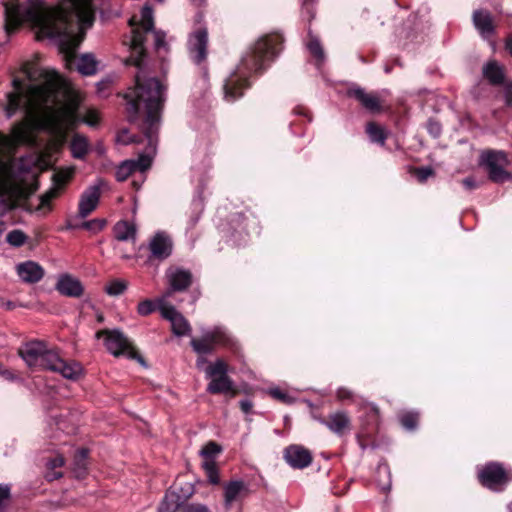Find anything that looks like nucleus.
<instances>
[{
  "mask_svg": "<svg viewBox=\"0 0 512 512\" xmlns=\"http://www.w3.org/2000/svg\"><path fill=\"white\" fill-rule=\"evenodd\" d=\"M71 10L49 9L39 0H9L5 3V30L8 35L23 23H31L47 38H59V50L67 63L76 59V51L85 38L94 14L90 0H70Z\"/></svg>",
  "mask_w": 512,
  "mask_h": 512,
  "instance_id": "f257e3e1",
  "label": "nucleus"
},
{
  "mask_svg": "<svg viewBox=\"0 0 512 512\" xmlns=\"http://www.w3.org/2000/svg\"><path fill=\"white\" fill-rule=\"evenodd\" d=\"M164 92L165 87L159 79L153 77L142 81L136 76L134 87H130L123 95L128 121L139 128L147 141L145 148L138 152L136 160H153L156 156L157 135L165 102Z\"/></svg>",
  "mask_w": 512,
  "mask_h": 512,
  "instance_id": "f03ea898",
  "label": "nucleus"
},
{
  "mask_svg": "<svg viewBox=\"0 0 512 512\" xmlns=\"http://www.w3.org/2000/svg\"><path fill=\"white\" fill-rule=\"evenodd\" d=\"M284 37L280 33H269L260 37L243 56L240 65L223 84L224 99L233 103L251 87L249 77L262 74L283 49Z\"/></svg>",
  "mask_w": 512,
  "mask_h": 512,
  "instance_id": "7ed1b4c3",
  "label": "nucleus"
},
{
  "mask_svg": "<svg viewBox=\"0 0 512 512\" xmlns=\"http://www.w3.org/2000/svg\"><path fill=\"white\" fill-rule=\"evenodd\" d=\"M56 162H0V196L12 201L27 200L39 188L38 173L34 168H53Z\"/></svg>",
  "mask_w": 512,
  "mask_h": 512,
  "instance_id": "20e7f679",
  "label": "nucleus"
},
{
  "mask_svg": "<svg viewBox=\"0 0 512 512\" xmlns=\"http://www.w3.org/2000/svg\"><path fill=\"white\" fill-rule=\"evenodd\" d=\"M80 121L75 104H63L59 107L45 105L39 118L40 127L47 131L60 148L67 141V132Z\"/></svg>",
  "mask_w": 512,
  "mask_h": 512,
  "instance_id": "39448f33",
  "label": "nucleus"
},
{
  "mask_svg": "<svg viewBox=\"0 0 512 512\" xmlns=\"http://www.w3.org/2000/svg\"><path fill=\"white\" fill-rule=\"evenodd\" d=\"M359 429L356 439L362 450L377 447L379 433L380 412L376 406L365 405L359 417Z\"/></svg>",
  "mask_w": 512,
  "mask_h": 512,
  "instance_id": "423d86ee",
  "label": "nucleus"
},
{
  "mask_svg": "<svg viewBox=\"0 0 512 512\" xmlns=\"http://www.w3.org/2000/svg\"><path fill=\"white\" fill-rule=\"evenodd\" d=\"M30 130L27 122L19 121L11 128L10 134L0 131V160H27L26 157H15L18 149L30 141Z\"/></svg>",
  "mask_w": 512,
  "mask_h": 512,
  "instance_id": "0eeeda50",
  "label": "nucleus"
},
{
  "mask_svg": "<svg viewBox=\"0 0 512 512\" xmlns=\"http://www.w3.org/2000/svg\"><path fill=\"white\" fill-rule=\"evenodd\" d=\"M57 350L58 348L49 346L45 341L31 340L18 349V355L30 368L48 370Z\"/></svg>",
  "mask_w": 512,
  "mask_h": 512,
  "instance_id": "6e6552de",
  "label": "nucleus"
},
{
  "mask_svg": "<svg viewBox=\"0 0 512 512\" xmlns=\"http://www.w3.org/2000/svg\"><path fill=\"white\" fill-rule=\"evenodd\" d=\"M104 337V345L106 349L115 357L122 355L127 356L129 359L136 360L144 364V358L129 341V339L120 330L102 329L96 332V338Z\"/></svg>",
  "mask_w": 512,
  "mask_h": 512,
  "instance_id": "1a4fd4ad",
  "label": "nucleus"
},
{
  "mask_svg": "<svg viewBox=\"0 0 512 512\" xmlns=\"http://www.w3.org/2000/svg\"><path fill=\"white\" fill-rule=\"evenodd\" d=\"M53 170L54 172L51 177L52 186L39 197L40 203L36 208V211H41L43 214H47L52 210L53 200L61 196L75 175V168L73 166L53 168Z\"/></svg>",
  "mask_w": 512,
  "mask_h": 512,
  "instance_id": "9d476101",
  "label": "nucleus"
},
{
  "mask_svg": "<svg viewBox=\"0 0 512 512\" xmlns=\"http://www.w3.org/2000/svg\"><path fill=\"white\" fill-rule=\"evenodd\" d=\"M477 480L484 488L501 492L512 481V471L500 462H487L478 468Z\"/></svg>",
  "mask_w": 512,
  "mask_h": 512,
  "instance_id": "9b49d317",
  "label": "nucleus"
},
{
  "mask_svg": "<svg viewBox=\"0 0 512 512\" xmlns=\"http://www.w3.org/2000/svg\"><path fill=\"white\" fill-rule=\"evenodd\" d=\"M190 345L199 356L212 354L217 346L236 349L234 339L220 328L209 331L200 338H192Z\"/></svg>",
  "mask_w": 512,
  "mask_h": 512,
  "instance_id": "f8f14e48",
  "label": "nucleus"
},
{
  "mask_svg": "<svg viewBox=\"0 0 512 512\" xmlns=\"http://www.w3.org/2000/svg\"><path fill=\"white\" fill-rule=\"evenodd\" d=\"M110 184L104 178H97L80 195L78 203V217H88L98 206L100 197L103 193L110 191Z\"/></svg>",
  "mask_w": 512,
  "mask_h": 512,
  "instance_id": "ddd939ff",
  "label": "nucleus"
},
{
  "mask_svg": "<svg viewBox=\"0 0 512 512\" xmlns=\"http://www.w3.org/2000/svg\"><path fill=\"white\" fill-rule=\"evenodd\" d=\"M206 374L212 378L207 385V392L210 394H223L232 389L233 380L228 375V364L223 359L219 358L209 365Z\"/></svg>",
  "mask_w": 512,
  "mask_h": 512,
  "instance_id": "4468645a",
  "label": "nucleus"
},
{
  "mask_svg": "<svg viewBox=\"0 0 512 512\" xmlns=\"http://www.w3.org/2000/svg\"><path fill=\"white\" fill-rule=\"evenodd\" d=\"M23 70L30 81H36L38 79L43 81L42 85L35 86L33 90L36 94H44L46 102L50 94L54 93L56 90L60 82V75L54 70H41L38 73V71L32 68L28 63L25 64Z\"/></svg>",
  "mask_w": 512,
  "mask_h": 512,
  "instance_id": "2eb2a0df",
  "label": "nucleus"
},
{
  "mask_svg": "<svg viewBox=\"0 0 512 512\" xmlns=\"http://www.w3.org/2000/svg\"><path fill=\"white\" fill-rule=\"evenodd\" d=\"M152 162H121L115 171L117 181L123 182L132 178V185L138 190L143 181L144 173L151 168Z\"/></svg>",
  "mask_w": 512,
  "mask_h": 512,
  "instance_id": "dca6fc26",
  "label": "nucleus"
},
{
  "mask_svg": "<svg viewBox=\"0 0 512 512\" xmlns=\"http://www.w3.org/2000/svg\"><path fill=\"white\" fill-rule=\"evenodd\" d=\"M349 98L355 99L366 111L378 114L383 111V101L376 92H367L364 88L353 85L346 92Z\"/></svg>",
  "mask_w": 512,
  "mask_h": 512,
  "instance_id": "f3484780",
  "label": "nucleus"
},
{
  "mask_svg": "<svg viewBox=\"0 0 512 512\" xmlns=\"http://www.w3.org/2000/svg\"><path fill=\"white\" fill-rule=\"evenodd\" d=\"M149 251L148 262H162L166 260L171 256L173 251V241L171 237L165 232H157L150 240Z\"/></svg>",
  "mask_w": 512,
  "mask_h": 512,
  "instance_id": "a211bd4d",
  "label": "nucleus"
},
{
  "mask_svg": "<svg viewBox=\"0 0 512 512\" xmlns=\"http://www.w3.org/2000/svg\"><path fill=\"white\" fill-rule=\"evenodd\" d=\"M319 421L339 437L349 434L352 429L351 417L343 410L331 412L326 417L319 418Z\"/></svg>",
  "mask_w": 512,
  "mask_h": 512,
  "instance_id": "6ab92c4d",
  "label": "nucleus"
},
{
  "mask_svg": "<svg viewBox=\"0 0 512 512\" xmlns=\"http://www.w3.org/2000/svg\"><path fill=\"white\" fill-rule=\"evenodd\" d=\"M285 461L294 469H304L308 467L312 461L313 456L309 449L302 445H289L284 450L283 455Z\"/></svg>",
  "mask_w": 512,
  "mask_h": 512,
  "instance_id": "aec40b11",
  "label": "nucleus"
},
{
  "mask_svg": "<svg viewBox=\"0 0 512 512\" xmlns=\"http://www.w3.org/2000/svg\"><path fill=\"white\" fill-rule=\"evenodd\" d=\"M48 370L60 373L64 378L70 380H77L82 374V366L76 361H65L60 355L59 349L55 354V358L52 359Z\"/></svg>",
  "mask_w": 512,
  "mask_h": 512,
  "instance_id": "412c9836",
  "label": "nucleus"
},
{
  "mask_svg": "<svg viewBox=\"0 0 512 512\" xmlns=\"http://www.w3.org/2000/svg\"><path fill=\"white\" fill-rule=\"evenodd\" d=\"M472 21L482 38L490 39L496 34V25L490 11L486 9L475 10L472 14Z\"/></svg>",
  "mask_w": 512,
  "mask_h": 512,
  "instance_id": "4be33fe9",
  "label": "nucleus"
},
{
  "mask_svg": "<svg viewBox=\"0 0 512 512\" xmlns=\"http://www.w3.org/2000/svg\"><path fill=\"white\" fill-rule=\"evenodd\" d=\"M208 32L206 28L197 29L190 39V51L192 59L200 64L207 57Z\"/></svg>",
  "mask_w": 512,
  "mask_h": 512,
  "instance_id": "5701e85b",
  "label": "nucleus"
},
{
  "mask_svg": "<svg viewBox=\"0 0 512 512\" xmlns=\"http://www.w3.org/2000/svg\"><path fill=\"white\" fill-rule=\"evenodd\" d=\"M55 288L61 295L71 298H80L84 293L80 280L70 274L60 275Z\"/></svg>",
  "mask_w": 512,
  "mask_h": 512,
  "instance_id": "b1692460",
  "label": "nucleus"
},
{
  "mask_svg": "<svg viewBox=\"0 0 512 512\" xmlns=\"http://www.w3.org/2000/svg\"><path fill=\"white\" fill-rule=\"evenodd\" d=\"M17 274L25 283L35 284L43 279L45 271L38 263L26 261L17 265Z\"/></svg>",
  "mask_w": 512,
  "mask_h": 512,
  "instance_id": "393cba45",
  "label": "nucleus"
},
{
  "mask_svg": "<svg viewBox=\"0 0 512 512\" xmlns=\"http://www.w3.org/2000/svg\"><path fill=\"white\" fill-rule=\"evenodd\" d=\"M483 78L492 86H501L505 84V69L496 60H489L482 67Z\"/></svg>",
  "mask_w": 512,
  "mask_h": 512,
  "instance_id": "a878e982",
  "label": "nucleus"
},
{
  "mask_svg": "<svg viewBox=\"0 0 512 512\" xmlns=\"http://www.w3.org/2000/svg\"><path fill=\"white\" fill-rule=\"evenodd\" d=\"M169 284L172 292L186 291L193 282L192 273L189 270L178 268L169 276Z\"/></svg>",
  "mask_w": 512,
  "mask_h": 512,
  "instance_id": "bb28decb",
  "label": "nucleus"
},
{
  "mask_svg": "<svg viewBox=\"0 0 512 512\" xmlns=\"http://www.w3.org/2000/svg\"><path fill=\"white\" fill-rule=\"evenodd\" d=\"M89 449L80 448L75 451L72 462V473L77 479H84L89 470Z\"/></svg>",
  "mask_w": 512,
  "mask_h": 512,
  "instance_id": "cd10ccee",
  "label": "nucleus"
},
{
  "mask_svg": "<svg viewBox=\"0 0 512 512\" xmlns=\"http://www.w3.org/2000/svg\"><path fill=\"white\" fill-rule=\"evenodd\" d=\"M178 483H174L165 493L163 499L158 506V512H176L181 510L182 503L180 494L177 493Z\"/></svg>",
  "mask_w": 512,
  "mask_h": 512,
  "instance_id": "c85d7f7f",
  "label": "nucleus"
},
{
  "mask_svg": "<svg viewBox=\"0 0 512 512\" xmlns=\"http://www.w3.org/2000/svg\"><path fill=\"white\" fill-rule=\"evenodd\" d=\"M144 30L141 31L140 28H133L132 29V36H131V48L133 51L138 53V56L136 58H131L129 61L139 67L141 65V62L143 60V57L146 54L145 51V41H146V34Z\"/></svg>",
  "mask_w": 512,
  "mask_h": 512,
  "instance_id": "c756f323",
  "label": "nucleus"
},
{
  "mask_svg": "<svg viewBox=\"0 0 512 512\" xmlns=\"http://www.w3.org/2000/svg\"><path fill=\"white\" fill-rule=\"evenodd\" d=\"M247 490L242 480H233L226 483L224 486V502L226 509H229L231 504L238 500Z\"/></svg>",
  "mask_w": 512,
  "mask_h": 512,
  "instance_id": "7c9ffc66",
  "label": "nucleus"
},
{
  "mask_svg": "<svg viewBox=\"0 0 512 512\" xmlns=\"http://www.w3.org/2000/svg\"><path fill=\"white\" fill-rule=\"evenodd\" d=\"M309 40L307 42V48L309 53L314 59V64L318 70H320L325 62V52L319 41V39L312 34L311 27H307Z\"/></svg>",
  "mask_w": 512,
  "mask_h": 512,
  "instance_id": "2f4dec72",
  "label": "nucleus"
},
{
  "mask_svg": "<svg viewBox=\"0 0 512 512\" xmlns=\"http://www.w3.org/2000/svg\"><path fill=\"white\" fill-rule=\"evenodd\" d=\"M487 172L489 179L495 183H504L512 180V174L505 170L499 162H480Z\"/></svg>",
  "mask_w": 512,
  "mask_h": 512,
  "instance_id": "473e14b6",
  "label": "nucleus"
},
{
  "mask_svg": "<svg viewBox=\"0 0 512 512\" xmlns=\"http://www.w3.org/2000/svg\"><path fill=\"white\" fill-rule=\"evenodd\" d=\"M114 236L118 241H135L136 225L126 220L118 221L113 227Z\"/></svg>",
  "mask_w": 512,
  "mask_h": 512,
  "instance_id": "72a5a7b5",
  "label": "nucleus"
},
{
  "mask_svg": "<svg viewBox=\"0 0 512 512\" xmlns=\"http://www.w3.org/2000/svg\"><path fill=\"white\" fill-rule=\"evenodd\" d=\"M397 418L404 429L414 431L418 427L420 413L416 410H403L397 414Z\"/></svg>",
  "mask_w": 512,
  "mask_h": 512,
  "instance_id": "f704fd0d",
  "label": "nucleus"
},
{
  "mask_svg": "<svg viewBox=\"0 0 512 512\" xmlns=\"http://www.w3.org/2000/svg\"><path fill=\"white\" fill-rule=\"evenodd\" d=\"M97 62L93 55L91 54H83L79 59L77 63V70L82 75H93L96 73L97 70Z\"/></svg>",
  "mask_w": 512,
  "mask_h": 512,
  "instance_id": "c9c22d12",
  "label": "nucleus"
},
{
  "mask_svg": "<svg viewBox=\"0 0 512 512\" xmlns=\"http://www.w3.org/2000/svg\"><path fill=\"white\" fill-rule=\"evenodd\" d=\"M25 97V94L20 92H10L7 94L5 110L8 117H12L22 107Z\"/></svg>",
  "mask_w": 512,
  "mask_h": 512,
  "instance_id": "e433bc0d",
  "label": "nucleus"
},
{
  "mask_svg": "<svg viewBox=\"0 0 512 512\" xmlns=\"http://www.w3.org/2000/svg\"><path fill=\"white\" fill-rule=\"evenodd\" d=\"M107 222L105 219L95 218L89 221H83L81 223H68V227L72 229H84L93 233L100 232L106 226Z\"/></svg>",
  "mask_w": 512,
  "mask_h": 512,
  "instance_id": "4c0bfd02",
  "label": "nucleus"
},
{
  "mask_svg": "<svg viewBox=\"0 0 512 512\" xmlns=\"http://www.w3.org/2000/svg\"><path fill=\"white\" fill-rule=\"evenodd\" d=\"M70 150L74 158H82L88 150L87 139L83 136L75 134L70 143Z\"/></svg>",
  "mask_w": 512,
  "mask_h": 512,
  "instance_id": "58836bf2",
  "label": "nucleus"
},
{
  "mask_svg": "<svg viewBox=\"0 0 512 512\" xmlns=\"http://www.w3.org/2000/svg\"><path fill=\"white\" fill-rule=\"evenodd\" d=\"M171 329L176 336H184L189 334V332L191 331V326L188 320L180 313L171 322Z\"/></svg>",
  "mask_w": 512,
  "mask_h": 512,
  "instance_id": "ea45409f",
  "label": "nucleus"
},
{
  "mask_svg": "<svg viewBox=\"0 0 512 512\" xmlns=\"http://www.w3.org/2000/svg\"><path fill=\"white\" fill-rule=\"evenodd\" d=\"M366 133L371 141L383 144L386 139L385 130L376 122H369L366 126Z\"/></svg>",
  "mask_w": 512,
  "mask_h": 512,
  "instance_id": "a19ab883",
  "label": "nucleus"
},
{
  "mask_svg": "<svg viewBox=\"0 0 512 512\" xmlns=\"http://www.w3.org/2000/svg\"><path fill=\"white\" fill-rule=\"evenodd\" d=\"M139 25L145 32H150L154 29L153 10L150 6L145 5L142 7Z\"/></svg>",
  "mask_w": 512,
  "mask_h": 512,
  "instance_id": "79ce46f5",
  "label": "nucleus"
},
{
  "mask_svg": "<svg viewBox=\"0 0 512 512\" xmlns=\"http://www.w3.org/2000/svg\"><path fill=\"white\" fill-rule=\"evenodd\" d=\"M408 173L416 178V180L419 182V183H424L426 182V180L433 176L434 175V170L432 169L431 166H426V167H413V166H409L408 167Z\"/></svg>",
  "mask_w": 512,
  "mask_h": 512,
  "instance_id": "37998d69",
  "label": "nucleus"
},
{
  "mask_svg": "<svg viewBox=\"0 0 512 512\" xmlns=\"http://www.w3.org/2000/svg\"><path fill=\"white\" fill-rule=\"evenodd\" d=\"M316 14V0H303L301 18L310 25Z\"/></svg>",
  "mask_w": 512,
  "mask_h": 512,
  "instance_id": "c03bdc74",
  "label": "nucleus"
},
{
  "mask_svg": "<svg viewBox=\"0 0 512 512\" xmlns=\"http://www.w3.org/2000/svg\"><path fill=\"white\" fill-rule=\"evenodd\" d=\"M128 283L121 279H114L110 281L106 287L105 292L110 296H119L125 292Z\"/></svg>",
  "mask_w": 512,
  "mask_h": 512,
  "instance_id": "a18cd8bd",
  "label": "nucleus"
},
{
  "mask_svg": "<svg viewBox=\"0 0 512 512\" xmlns=\"http://www.w3.org/2000/svg\"><path fill=\"white\" fill-rule=\"evenodd\" d=\"M222 451V447L215 441H209L201 450L205 461H214V458Z\"/></svg>",
  "mask_w": 512,
  "mask_h": 512,
  "instance_id": "49530a36",
  "label": "nucleus"
},
{
  "mask_svg": "<svg viewBox=\"0 0 512 512\" xmlns=\"http://www.w3.org/2000/svg\"><path fill=\"white\" fill-rule=\"evenodd\" d=\"M208 480L213 485L220 483V477L215 461H205L203 464Z\"/></svg>",
  "mask_w": 512,
  "mask_h": 512,
  "instance_id": "de8ad7c7",
  "label": "nucleus"
},
{
  "mask_svg": "<svg viewBox=\"0 0 512 512\" xmlns=\"http://www.w3.org/2000/svg\"><path fill=\"white\" fill-rule=\"evenodd\" d=\"M478 160H506V153L501 150L483 149L479 151Z\"/></svg>",
  "mask_w": 512,
  "mask_h": 512,
  "instance_id": "09e8293b",
  "label": "nucleus"
},
{
  "mask_svg": "<svg viewBox=\"0 0 512 512\" xmlns=\"http://www.w3.org/2000/svg\"><path fill=\"white\" fill-rule=\"evenodd\" d=\"M27 240V236L21 230L15 229L10 231L6 236V241L14 247H20L24 245Z\"/></svg>",
  "mask_w": 512,
  "mask_h": 512,
  "instance_id": "8fccbe9b",
  "label": "nucleus"
},
{
  "mask_svg": "<svg viewBox=\"0 0 512 512\" xmlns=\"http://www.w3.org/2000/svg\"><path fill=\"white\" fill-rule=\"evenodd\" d=\"M11 499V486L0 484V512H3Z\"/></svg>",
  "mask_w": 512,
  "mask_h": 512,
  "instance_id": "3c124183",
  "label": "nucleus"
},
{
  "mask_svg": "<svg viewBox=\"0 0 512 512\" xmlns=\"http://www.w3.org/2000/svg\"><path fill=\"white\" fill-rule=\"evenodd\" d=\"M156 309L155 304L150 299H145L141 302H139L137 306V312L141 316H148L151 313H153Z\"/></svg>",
  "mask_w": 512,
  "mask_h": 512,
  "instance_id": "603ef678",
  "label": "nucleus"
},
{
  "mask_svg": "<svg viewBox=\"0 0 512 512\" xmlns=\"http://www.w3.org/2000/svg\"><path fill=\"white\" fill-rule=\"evenodd\" d=\"M181 512H212L210 508L200 503H187L182 505Z\"/></svg>",
  "mask_w": 512,
  "mask_h": 512,
  "instance_id": "864d4df0",
  "label": "nucleus"
},
{
  "mask_svg": "<svg viewBox=\"0 0 512 512\" xmlns=\"http://www.w3.org/2000/svg\"><path fill=\"white\" fill-rule=\"evenodd\" d=\"M116 140L118 143L129 144L132 142H139L138 136L131 135L130 132L126 129H123L118 132Z\"/></svg>",
  "mask_w": 512,
  "mask_h": 512,
  "instance_id": "5fc2aeb1",
  "label": "nucleus"
},
{
  "mask_svg": "<svg viewBox=\"0 0 512 512\" xmlns=\"http://www.w3.org/2000/svg\"><path fill=\"white\" fill-rule=\"evenodd\" d=\"M161 315L164 319L172 322L179 314L176 308L172 305H164L160 308Z\"/></svg>",
  "mask_w": 512,
  "mask_h": 512,
  "instance_id": "6e6d98bb",
  "label": "nucleus"
},
{
  "mask_svg": "<svg viewBox=\"0 0 512 512\" xmlns=\"http://www.w3.org/2000/svg\"><path fill=\"white\" fill-rule=\"evenodd\" d=\"M293 112L295 115L303 118L301 123H310L312 121V114H311L310 110L303 105L296 106L293 109Z\"/></svg>",
  "mask_w": 512,
  "mask_h": 512,
  "instance_id": "4d7b16f0",
  "label": "nucleus"
},
{
  "mask_svg": "<svg viewBox=\"0 0 512 512\" xmlns=\"http://www.w3.org/2000/svg\"><path fill=\"white\" fill-rule=\"evenodd\" d=\"M177 493L180 494V501L184 504L194 494V487L191 484H186L185 487L178 484Z\"/></svg>",
  "mask_w": 512,
  "mask_h": 512,
  "instance_id": "13d9d810",
  "label": "nucleus"
},
{
  "mask_svg": "<svg viewBox=\"0 0 512 512\" xmlns=\"http://www.w3.org/2000/svg\"><path fill=\"white\" fill-rule=\"evenodd\" d=\"M270 395L274 398L279 400L282 403L288 404L291 402V397L284 391H282L279 388L271 389Z\"/></svg>",
  "mask_w": 512,
  "mask_h": 512,
  "instance_id": "bf43d9fd",
  "label": "nucleus"
},
{
  "mask_svg": "<svg viewBox=\"0 0 512 512\" xmlns=\"http://www.w3.org/2000/svg\"><path fill=\"white\" fill-rule=\"evenodd\" d=\"M65 464V459L62 455H57L53 458H50L46 463V469H58L63 467Z\"/></svg>",
  "mask_w": 512,
  "mask_h": 512,
  "instance_id": "052dcab7",
  "label": "nucleus"
},
{
  "mask_svg": "<svg viewBox=\"0 0 512 512\" xmlns=\"http://www.w3.org/2000/svg\"><path fill=\"white\" fill-rule=\"evenodd\" d=\"M461 184L467 191H472L480 187L481 182L477 181L474 177L469 176L461 180Z\"/></svg>",
  "mask_w": 512,
  "mask_h": 512,
  "instance_id": "680f3d73",
  "label": "nucleus"
},
{
  "mask_svg": "<svg viewBox=\"0 0 512 512\" xmlns=\"http://www.w3.org/2000/svg\"><path fill=\"white\" fill-rule=\"evenodd\" d=\"M427 129L428 132L435 138L438 137L442 131L440 123L431 119L427 123Z\"/></svg>",
  "mask_w": 512,
  "mask_h": 512,
  "instance_id": "e2e57ef3",
  "label": "nucleus"
},
{
  "mask_svg": "<svg viewBox=\"0 0 512 512\" xmlns=\"http://www.w3.org/2000/svg\"><path fill=\"white\" fill-rule=\"evenodd\" d=\"M504 100L508 107H512V83L504 84Z\"/></svg>",
  "mask_w": 512,
  "mask_h": 512,
  "instance_id": "0e129e2a",
  "label": "nucleus"
},
{
  "mask_svg": "<svg viewBox=\"0 0 512 512\" xmlns=\"http://www.w3.org/2000/svg\"><path fill=\"white\" fill-rule=\"evenodd\" d=\"M62 476H63V473L61 471H58L57 469H53V470L46 469V473H45L44 477L48 482H52V481L60 479Z\"/></svg>",
  "mask_w": 512,
  "mask_h": 512,
  "instance_id": "69168bd1",
  "label": "nucleus"
},
{
  "mask_svg": "<svg viewBox=\"0 0 512 512\" xmlns=\"http://www.w3.org/2000/svg\"><path fill=\"white\" fill-rule=\"evenodd\" d=\"M253 406H254L253 402L249 399H243L239 402V407H240L241 411L245 414L251 413Z\"/></svg>",
  "mask_w": 512,
  "mask_h": 512,
  "instance_id": "338daca9",
  "label": "nucleus"
},
{
  "mask_svg": "<svg viewBox=\"0 0 512 512\" xmlns=\"http://www.w3.org/2000/svg\"><path fill=\"white\" fill-rule=\"evenodd\" d=\"M84 121L86 123H88L89 125H97L99 123V116L96 112L94 111H89L84 119Z\"/></svg>",
  "mask_w": 512,
  "mask_h": 512,
  "instance_id": "774afa93",
  "label": "nucleus"
}]
</instances>
